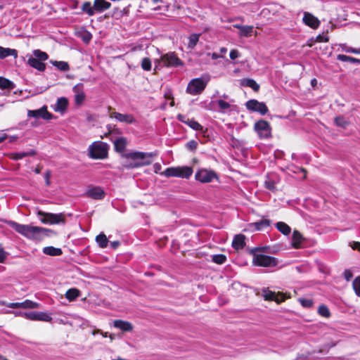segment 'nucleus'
<instances>
[{"instance_id": "obj_56", "label": "nucleus", "mask_w": 360, "mask_h": 360, "mask_svg": "<svg viewBox=\"0 0 360 360\" xmlns=\"http://www.w3.org/2000/svg\"><path fill=\"white\" fill-rule=\"evenodd\" d=\"M91 34L89 32L85 34L82 37L83 41L86 43H88L91 40Z\"/></svg>"}, {"instance_id": "obj_33", "label": "nucleus", "mask_w": 360, "mask_h": 360, "mask_svg": "<svg viewBox=\"0 0 360 360\" xmlns=\"http://www.w3.org/2000/svg\"><path fill=\"white\" fill-rule=\"evenodd\" d=\"M15 87L14 84L4 77H0V89L11 90Z\"/></svg>"}, {"instance_id": "obj_34", "label": "nucleus", "mask_w": 360, "mask_h": 360, "mask_svg": "<svg viewBox=\"0 0 360 360\" xmlns=\"http://www.w3.org/2000/svg\"><path fill=\"white\" fill-rule=\"evenodd\" d=\"M82 10L84 13H87L89 16H92L95 14L94 6H91V2L85 1L82 6Z\"/></svg>"}, {"instance_id": "obj_41", "label": "nucleus", "mask_w": 360, "mask_h": 360, "mask_svg": "<svg viewBox=\"0 0 360 360\" xmlns=\"http://www.w3.org/2000/svg\"><path fill=\"white\" fill-rule=\"evenodd\" d=\"M335 122L337 126L344 129L346 128L349 124V122L345 117L341 116L335 117Z\"/></svg>"}, {"instance_id": "obj_61", "label": "nucleus", "mask_w": 360, "mask_h": 360, "mask_svg": "<svg viewBox=\"0 0 360 360\" xmlns=\"http://www.w3.org/2000/svg\"><path fill=\"white\" fill-rule=\"evenodd\" d=\"M8 137L6 134H0V143H2Z\"/></svg>"}, {"instance_id": "obj_3", "label": "nucleus", "mask_w": 360, "mask_h": 360, "mask_svg": "<svg viewBox=\"0 0 360 360\" xmlns=\"http://www.w3.org/2000/svg\"><path fill=\"white\" fill-rule=\"evenodd\" d=\"M183 65L184 63L174 52H168L161 55L160 58L154 60V70H160L163 68H177Z\"/></svg>"}, {"instance_id": "obj_50", "label": "nucleus", "mask_w": 360, "mask_h": 360, "mask_svg": "<svg viewBox=\"0 0 360 360\" xmlns=\"http://www.w3.org/2000/svg\"><path fill=\"white\" fill-rule=\"evenodd\" d=\"M198 143L195 141H190L186 143V147L191 150H193L197 148Z\"/></svg>"}, {"instance_id": "obj_23", "label": "nucleus", "mask_w": 360, "mask_h": 360, "mask_svg": "<svg viewBox=\"0 0 360 360\" xmlns=\"http://www.w3.org/2000/svg\"><path fill=\"white\" fill-rule=\"evenodd\" d=\"M68 105V100L65 97L59 98L56 103L53 105V109L56 112L63 113Z\"/></svg>"}, {"instance_id": "obj_24", "label": "nucleus", "mask_w": 360, "mask_h": 360, "mask_svg": "<svg viewBox=\"0 0 360 360\" xmlns=\"http://www.w3.org/2000/svg\"><path fill=\"white\" fill-rule=\"evenodd\" d=\"M94 6L96 13H102L111 6V4L105 0H94Z\"/></svg>"}, {"instance_id": "obj_42", "label": "nucleus", "mask_w": 360, "mask_h": 360, "mask_svg": "<svg viewBox=\"0 0 360 360\" xmlns=\"http://www.w3.org/2000/svg\"><path fill=\"white\" fill-rule=\"evenodd\" d=\"M216 103L219 106V110L221 112H225L231 106L228 102L224 100H218Z\"/></svg>"}, {"instance_id": "obj_39", "label": "nucleus", "mask_w": 360, "mask_h": 360, "mask_svg": "<svg viewBox=\"0 0 360 360\" xmlns=\"http://www.w3.org/2000/svg\"><path fill=\"white\" fill-rule=\"evenodd\" d=\"M243 84L246 86L252 88L254 91H258L259 89V84H257V82L252 79H245Z\"/></svg>"}, {"instance_id": "obj_20", "label": "nucleus", "mask_w": 360, "mask_h": 360, "mask_svg": "<svg viewBox=\"0 0 360 360\" xmlns=\"http://www.w3.org/2000/svg\"><path fill=\"white\" fill-rule=\"evenodd\" d=\"M177 120L183 123H185L188 126H189L191 129L196 130V131H202V126L194 120L193 119H189L186 117V115L179 114L177 115Z\"/></svg>"}, {"instance_id": "obj_55", "label": "nucleus", "mask_w": 360, "mask_h": 360, "mask_svg": "<svg viewBox=\"0 0 360 360\" xmlns=\"http://www.w3.org/2000/svg\"><path fill=\"white\" fill-rule=\"evenodd\" d=\"M350 246L353 250H357L360 252V242H353Z\"/></svg>"}, {"instance_id": "obj_19", "label": "nucleus", "mask_w": 360, "mask_h": 360, "mask_svg": "<svg viewBox=\"0 0 360 360\" xmlns=\"http://www.w3.org/2000/svg\"><path fill=\"white\" fill-rule=\"evenodd\" d=\"M85 195L94 200H101L105 197V192L99 186L89 187Z\"/></svg>"}, {"instance_id": "obj_58", "label": "nucleus", "mask_w": 360, "mask_h": 360, "mask_svg": "<svg viewBox=\"0 0 360 360\" xmlns=\"http://www.w3.org/2000/svg\"><path fill=\"white\" fill-rule=\"evenodd\" d=\"M295 170H292V171H293V172L297 173V172H298V171H299V172H300L303 173V174H304V177H305V176H306V171H305V169H303V168H300V167H295Z\"/></svg>"}, {"instance_id": "obj_25", "label": "nucleus", "mask_w": 360, "mask_h": 360, "mask_svg": "<svg viewBox=\"0 0 360 360\" xmlns=\"http://www.w3.org/2000/svg\"><path fill=\"white\" fill-rule=\"evenodd\" d=\"M113 325L115 328H119L124 332H129L133 330V326L129 321L115 320L113 323Z\"/></svg>"}, {"instance_id": "obj_18", "label": "nucleus", "mask_w": 360, "mask_h": 360, "mask_svg": "<svg viewBox=\"0 0 360 360\" xmlns=\"http://www.w3.org/2000/svg\"><path fill=\"white\" fill-rule=\"evenodd\" d=\"M303 22L312 29H317L320 25V20L309 12H304Z\"/></svg>"}, {"instance_id": "obj_48", "label": "nucleus", "mask_w": 360, "mask_h": 360, "mask_svg": "<svg viewBox=\"0 0 360 360\" xmlns=\"http://www.w3.org/2000/svg\"><path fill=\"white\" fill-rule=\"evenodd\" d=\"M299 302L305 308H310L313 305V301L311 299L300 298Z\"/></svg>"}, {"instance_id": "obj_53", "label": "nucleus", "mask_w": 360, "mask_h": 360, "mask_svg": "<svg viewBox=\"0 0 360 360\" xmlns=\"http://www.w3.org/2000/svg\"><path fill=\"white\" fill-rule=\"evenodd\" d=\"M344 276L347 281H349L352 278V273L349 270H345L344 272Z\"/></svg>"}, {"instance_id": "obj_9", "label": "nucleus", "mask_w": 360, "mask_h": 360, "mask_svg": "<svg viewBox=\"0 0 360 360\" xmlns=\"http://www.w3.org/2000/svg\"><path fill=\"white\" fill-rule=\"evenodd\" d=\"M38 215L41 216V221L44 224H58L61 223H64L65 217L63 214H53V213H46L41 211L38 212Z\"/></svg>"}, {"instance_id": "obj_15", "label": "nucleus", "mask_w": 360, "mask_h": 360, "mask_svg": "<svg viewBox=\"0 0 360 360\" xmlns=\"http://www.w3.org/2000/svg\"><path fill=\"white\" fill-rule=\"evenodd\" d=\"M25 319L30 321H41L50 322L52 320L51 316L46 312L30 311L25 314Z\"/></svg>"}, {"instance_id": "obj_64", "label": "nucleus", "mask_w": 360, "mask_h": 360, "mask_svg": "<svg viewBox=\"0 0 360 360\" xmlns=\"http://www.w3.org/2000/svg\"><path fill=\"white\" fill-rule=\"evenodd\" d=\"M11 302H6V301H4V300H0V305H2V306H6L8 307H9V304H11Z\"/></svg>"}, {"instance_id": "obj_14", "label": "nucleus", "mask_w": 360, "mask_h": 360, "mask_svg": "<svg viewBox=\"0 0 360 360\" xmlns=\"http://www.w3.org/2000/svg\"><path fill=\"white\" fill-rule=\"evenodd\" d=\"M110 117L114 118L117 121L127 124H131L136 122V120L131 114H122L117 112H110Z\"/></svg>"}, {"instance_id": "obj_27", "label": "nucleus", "mask_w": 360, "mask_h": 360, "mask_svg": "<svg viewBox=\"0 0 360 360\" xmlns=\"http://www.w3.org/2000/svg\"><path fill=\"white\" fill-rule=\"evenodd\" d=\"M9 56L16 58L18 57V51L13 49L0 46V58L4 59Z\"/></svg>"}, {"instance_id": "obj_6", "label": "nucleus", "mask_w": 360, "mask_h": 360, "mask_svg": "<svg viewBox=\"0 0 360 360\" xmlns=\"http://www.w3.org/2000/svg\"><path fill=\"white\" fill-rule=\"evenodd\" d=\"M32 54L33 56L28 58L27 64L39 71H44L46 65L43 61L49 58L48 54L39 49L34 50Z\"/></svg>"}, {"instance_id": "obj_11", "label": "nucleus", "mask_w": 360, "mask_h": 360, "mask_svg": "<svg viewBox=\"0 0 360 360\" xmlns=\"http://www.w3.org/2000/svg\"><path fill=\"white\" fill-rule=\"evenodd\" d=\"M195 177L197 181L201 183H210L213 179H217V175L212 170L200 169L195 173Z\"/></svg>"}, {"instance_id": "obj_22", "label": "nucleus", "mask_w": 360, "mask_h": 360, "mask_svg": "<svg viewBox=\"0 0 360 360\" xmlns=\"http://www.w3.org/2000/svg\"><path fill=\"white\" fill-rule=\"evenodd\" d=\"M305 238L297 230H295L292 237V245L293 248L298 249L304 247Z\"/></svg>"}, {"instance_id": "obj_13", "label": "nucleus", "mask_w": 360, "mask_h": 360, "mask_svg": "<svg viewBox=\"0 0 360 360\" xmlns=\"http://www.w3.org/2000/svg\"><path fill=\"white\" fill-rule=\"evenodd\" d=\"M27 116L34 118H43L46 120H51L53 117L52 114L48 112L46 105L37 110H29L27 111Z\"/></svg>"}, {"instance_id": "obj_54", "label": "nucleus", "mask_w": 360, "mask_h": 360, "mask_svg": "<svg viewBox=\"0 0 360 360\" xmlns=\"http://www.w3.org/2000/svg\"><path fill=\"white\" fill-rule=\"evenodd\" d=\"M347 53L359 54V49L347 48L344 49Z\"/></svg>"}, {"instance_id": "obj_21", "label": "nucleus", "mask_w": 360, "mask_h": 360, "mask_svg": "<svg viewBox=\"0 0 360 360\" xmlns=\"http://www.w3.org/2000/svg\"><path fill=\"white\" fill-rule=\"evenodd\" d=\"M72 90L75 93V101L76 105H81L85 99V94L83 91V85L82 84H78L73 87Z\"/></svg>"}, {"instance_id": "obj_32", "label": "nucleus", "mask_w": 360, "mask_h": 360, "mask_svg": "<svg viewBox=\"0 0 360 360\" xmlns=\"http://www.w3.org/2000/svg\"><path fill=\"white\" fill-rule=\"evenodd\" d=\"M276 226L281 233L285 236L289 235L291 231L290 227L287 224L282 221L276 223Z\"/></svg>"}, {"instance_id": "obj_57", "label": "nucleus", "mask_w": 360, "mask_h": 360, "mask_svg": "<svg viewBox=\"0 0 360 360\" xmlns=\"http://www.w3.org/2000/svg\"><path fill=\"white\" fill-rule=\"evenodd\" d=\"M161 168H162V167L160 163H155L153 165V169L155 173H159L160 171L161 170Z\"/></svg>"}, {"instance_id": "obj_60", "label": "nucleus", "mask_w": 360, "mask_h": 360, "mask_svg": "<svg viewBox=\"0 0 360 360\" xmlns=\"http://www.w3.org/2000/svg\"><path fill=\"white\" fill-rule=\"evenodd\" d=\"M25 154H26V157L34 156L36 155V151L34 150H30L29 151L25 152Z\"/></svg>"}, {"instance_id": "obj_63", "label": "nucleus", "mask_w": 360, "mask_h": 360, "mask_svg": "<svg viewBox=\"0 0 360 360\" xmlns=\"http://www.w3.org/2000/svg\"><path fill=\"white\" fill-rule=\"evenodd\" d=\"M120 245V243L118 241H114L111 243V246L112 248L115 249L117 248Z\"/></svg>"}, {"instance_id": "obj_44", "label": "nucleus", "mask_w": 360, "mask_h": 360, "mask_svg": "<svg viewBox=\"0 0 360 360\" xmlns=\"http://www.w3.org/2000/svg\"><path fill=\"white\" fill-rule=\"evenodd\" d=\"M352 286L356 295L360 297V276L356 277L353 281Z\"/></svg>"}, {"instance_id": "obj_43", "label": "nucleus", "mask_w": 360, "mask_h": 360, "mask_svg": "<svg viewBox=\"0 0 360 360\" xmlns=\"http://www.w3.org/2000/svg\"><path fill=\"white\" fill-rule=\"evenodd\" d=\"M54 66L58 68L59 70L63 71H67L69 70V65L66 62L64 61H54L52 63Z\"/></svg>"}, {"instance_id": "obj_52", "label": "nucleus", "mask_w": 360, "mask_h": 360, "mask_svg": "<svg viewBox=\"0 0 360 360\" xmlns=\"http://www.w3.org/2000/svg\"><path fill=\"white\" fill-rule=\"evenodd\" d=\"M229 56L232 60H234L240 56V53L238 52V50L233 49L230 51Z\"/></svg>"}, {"instance_id": "obj_35", "label": "nucleus", "mask_w": 360, "mask_h": 360, "mask_svg": "<svg viewBox=\"0 0 360 360\" xmlns=\"http://www.w3.org/2000/svg\"><path fill=\"white\" fill-rule=\"evenodd\" d=\"M338 60L343 62H349L352 63H357L360 65V59L353 58L349 56L339 54L337 56Z\"/></svg>"}, {"instance_id": "obj_31", "label": "nucleus", "mask_w": 360, "mask_h": 360, "mask_svg": "<svg viewBox=\"0 0 360 360\" xmlns=\"http://www.w3.org/2000/svg\"><path fill=\"white\" fill-rule=\"evenodd\" d=\"M80 295V291L77 288H70L65 293V297L70 301L72 302Z\"/></svg>"}, {"instance_id": "obj_26", "label": "nucleus", "mask_w": 360, "mask_h": 360, "mask_svg": "<svg viewBox=\"0 0 360 360\" xmlns=\"http://www.w3.org/2000/svg\"><path fill=\"white\" fill-rule=\"evenodd\" d=\"M245 237L243 234L236 235L232 242V247L236 250L243 249L245 245Z\"/></svg>"}, {"instance_id": "obj_8", "label": "nucleus", "mask_w": 360, "mask_h": 360, "mask_svg": "<svg viewBox=\"0 0 360 360\" xmlns=\"http://www.w3.org/2000/svg\"><path fill=\"white\" fill-rule=\"evenodd\" d=\"M108 146L101 141L94 142L89 147V155L93 159H104L108 155Z\"/></svg>"}, {"instance_id": "obj_37", "label": "nucleus", "mask_w": 360, "mask_h": 360, "mask_svg": "<svg viewBox=\"0 0 360 360\" xmlns=\"http://www.w3.org/2000/svg\"><path fill=\"white\" fill-rule=\"evenodd\" d=\"M96 240L98 245L102 248H106L108 243L106 236L102 233L96 236Z\"/></svg>"}, {"instance_id": "obj_38", "label": "nucleus", "mask_w": 360, "mask_h": 360, "mask_svg": "<svg viewBox=\"0 0 360 360\" xmlns=\"http://www.w3.org/2000/svg\"><path fill=\"white\" fill-rule=\"evenodd\" d=\"M270 221L268 219H262L261 221L255 222L251 224L252 226L255 227V229L257 231H260L263 229L264 227L269 226Z\"/></svg>"}, {"instance_id": "obj_10", "label": "nucleus", "mask_w": 360, "mask_h": 360, "mask_svg": "<svg viewBox=\"0 0 360 360\" xmlns=\"http://www.w3.org/2000/svg\"><path fill=\"white\" fill-rule=\"evenodd\" d=\"M255 130L260 139H268L271 136V128L265 120H259L255 124Z\"/></svg>"}, {"instance_id": "obj_36", "label": "nucleus", "mask_w": 360, "mask_h": 360, "mask_svg": "<svg viewBox=\"0 0 360 360\" xmlns=\"http://www.w3.org/2000/svg\"><path fill=\"white\" fill-rule=\"evenodd\" d=\"M253 26L244 25L241 27L238 34L240 37H248L252 35Z\"/></svg>"}, {"instance_id": "obj_59", "label": "nucleus", "mask_w": 360, "mask_h": 360, "mask_svg": "<svg viewBox=\"0 0 360 360\" xmlns=\"http://www.w3.org/2000/svg\"><path fill=\"white\" fill-rule=\"evenodd\" d=\"M8 313H11L10 311ZM15 316H22L25 318V314H27V312H22V311H12Z\"/></svg>"}, {"instance_id": "obj_49", "label": "nucleus", "mask_w": 360, "mask_h": 360, "mask_svg": "<svg viewBox=\"0 0 360 360\" xmlns=\"http://www.w3.org/2000/svg\"><path fill=\"white\" fill-rule=\"evenodd\" d=\"M265 187L271 191L275 190V183L274 181H271L270 179L266 180L264 182Z\"/></svg>"}, {"instance_id": "obj_28", "label": "nucleus", "mask_w": 360, "mask_h": 360, "mask_svg": "<svg viewBox=\"0 0 360 360\" xmlns=\"http://www.w3.org/2000/svg\"><path fill=\"white\" fill-rule=\"evenodd\" d=\"M127 139L124 137H120L115 140L114 146L115 149L117 152H123L127 146Z\"/></svg>"}, {"instance_id": "obj_62", "label": "nucleus", "mask_w": 360, "mask_h": 360, "mask_svg": "<svg viewBox=\"0 0 360 360\" xmlns=\"http://www.w3.org/2000/svg\"><path fill=\"white\" fill-rule=\"evenodd\" d=\"M208 55H211V57H212V59L213 60H216L217 58H219L220 56L216 53H208Z\"/></svg>"}, {"instance_id": "obj_1", "label": "nucleus", "mask_w": 360, "mask_h": 360, "mask_svg": "<svg viewBox=\"0 0 360 360\" xmlns=\"http://www.w3.org/2000/svg\"><path fill=\"white\" fill-rule=\"evenodd\" d=\"M8 225L18 233L32 240L40 241L48 236L49 230L43 227L20 224L13 221H10Z\"/></svg>"}, {"instance_id": "obj_7", "label": "nucleus", "mask_w": 360, "mask_h": 360, "mask_svg": "<svg viewBox=\"0 0 360 360\" xmlns=\"http://www.w3.org/2000/svg\"><path fill=\"white\" fill-rule=\"evenodd\" d=\"M193 172L192 167L188 166L172 167L167 168L161 174L167 177L188 179Z\"/></svg>"}, {"instance_id": "obj_46", "label": "nucleus", "mask_w": 360, "mask_h": 360, "mask_svg": "<svg viewBox=\"0 0 360 360\" xmlns=\"http://www.w3.org/2000/svg\"><path fill=\"white\" fill-rule=\"evenodd\" d=\"M226 260V257L224 255H214L212 256V261L217 264H224Z\"/></svg>"}, {"instance_id": "obj_5", "label": "nucleus", "mask_w": 360, "mask_h": 360, "mask_svg": "<svg viewBox=\"0 0 360 360\" xmlns=\"http://www.w3.org/2000/svg\"><path fill=\"white\" fill-rule=\"evenodd\" d=\"M210 79V76L205 75L191 79L186 87V93L193 96L200 94L205 90Z\"/></svg>"}, {"instance_id": "obj_30", "label": "nucleus", "mask_w": 360, "mask_h": 360, "mask_svg": "<svg viewBox=\"0 0 360 360\" xmlns=\"http://www.w3.org/2000/svg\"><path fill=\"white\" fill-rule=\"evenodd\" d=\"M200 37V34H195V33L191 34L188 37V45H187L188 49H194L195 46L197 45L198 42L199 41Z\"/></svg>"}, {"instance_id": "obj_17", "label": "nucleus", "mask_w": 360, "mask_h": 360, "mask_svg": "<svg viewBox=\"0 0 360 360\" xmlns=\"http://www.w3.org/2000/svg\"><path fill=\"white\" fill-rule=\"evenodd\" d=\"M9 308L12 309H37L39 307V304L35 302H33L30 300H26L22 302H13L9 305Z\"/></svg>"}, {"instance_id": "obj_40", "label": "nucleus", "mask_w": 360, "mask_h": 360, "mask_svg": "<svg viewBox=\"0 0 360 360\" xmlns=\"http://www.w3.org/2000/svg\"><path fill=\"white\" fill-rule=\"evenodd\" d=\"M318 313L323 317L328 318L330 316V312L328 308L324 305H320L318 309Z\"/></svg>"}, {"instance_id": "obj_47", "label": "nucleus", "mask_w": 360, "mask_h": 360, "mask_svg": "<svg viewBox=\"0 0 360 360\" xmlns=\"http://www.w3.org/2000/svg\"><path fill=\"white\" fill-rule=\"evenodd\" d=\"M26 157L25 152L12 153L9 154V158L14 160H19Z\"/></svg>"}, {"instance_id": "obj_51", "label": "nucleus", "mask_w": 360, "mask_h": 360, "mask_svg": "<svg viewBox=\"0 0 360 360\" xmlns=\"http://www.w3.org/2000/svg\"><path fill=\"white\" fill-rule=\"evenodd\" d=\"M8 256V253L0 248V263H4Z\"/></svg>"}, {"instance_id": "obj_16", "label": "nucleus", "mask_w": 360, "mask_h": 360, "mask_svg": "<svg viewBox=\"0 0 360 360\" xmlns=\"http://www.w3.org/2000/svg\"><path fill=\"white\" fill-rule=\"evenodd\" d=\"M263 297L266 300H274L277 303L285 301L289 296L283 293H276L269 290H264L262 292Z\"/></svg>"}, {"instance_id": "obj_45", "label": "nucleus", "mask_w": 360, "mask_h": 360, "mask_svg": "<svg viewBox=\"0 0 360 360\" xmlns=\"http://www.w3.org/2000/svg\"><path fill=\"white\" fill-rule=\"evenodd\" d=\"M141 65L144 70L149 71L151 70V61L148 58H143Z\"/></svg>"}, {"instance_id": "obj_2", "label": "nucleus", "mask_w": 360, "mask_h": 360, "mask_svg": "<svg viewBox=\"0 0 360 360\" xmlns=\"http://www.w3.org/2000/svg\"><path fill=\"white\" fill-rule=\"evenodd\" d=\"M152 153L143 152H133L124 155L126 159L123 166L127 169H132L148 165L151 164Z\"/></svg>"}, {"instance_id": "obj_29", "label": "nucleus", "mask_w": 360, "mask_h": 360, "mask_svg": "<svg viewBox=\"0 0 360 360\" xmlns=\"http://www.w3.org/2000/svg\"><path fill=\"white\" fill-rule=\"evenodd\" d=\"M43 252L45 255L50 256H59L62 255L63 252L60 248H54L53 246L45 247L43 249Z\"/></svg>"}, {"instance_id": "obj_12", "label": "nucleus", "mask_w": 360, "mask_h": 360, "mask_svg": "<svg viewBox=\"0 0 360 360\" xmlns=\"http://www.w3.org/2000/svg\"><path fill=\"white\" fill-rule=\"evenodd\" d=\"M245 105L249 110L258 112L261 115H265L268 112V108L264 103L259 102L255 99L248 101Z\"/></svg>"}, {"instance_id": "obj_4", "label": "nucleus", "mask_w": 360, "mask_h": 360, "mask_svg": "<svg viewBox=\"0 0 360 360\" xmlns=\"http://www.w3.org/2000/svg\"><path fill=\"white\" fill-rule=\"evenodd\" d=\"M259 248H255L251 250V254L253 256V265L264 267H274L278 264V261L275 257L259 253Z\"/></svg>"}]
</instances>
